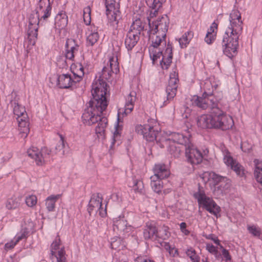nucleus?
Wrapping results in <instances>:
<instances>
[{"label":"nucleus","mask_w":262,"mask_h":262,"mask_svg":"<svg viewBox=\"0 0 262 262\" xmlns=\"http://www.w3.org/2000/svg\"><path fill=\"white\" fill-rule=\"evenodd\" d=\"M108 85L101 76L95 79L92 85L93 98L86 104L82 118L84 123L91 125L98 123L96 133L102 135L104 134L107 124V119L101 117L103 112L107 106L106 95Z\"/></svg>","instance_id":"obj_1"},{"label":"nucleus","mask_w":262,"mask_h":262,"mask_svg":"<svg viewBox=\"0 0 262 262\" xmlns=\"http://www.w3.org/2000/svg\"><path fill=\"white\" fill-rule=\"evenodd\" d=\"M193 104L203 110H210V114L203 115L198 118L197 124L199 127L226 130L233 126L232 117L227 116L220 110L214 101L212 93L205 92L202 97H194Z\"/></svg>","instance_id":"obj_2"},{"label":"nucleus","mask_w":262,"mask_h":262,"mask_svg":"<svg viewBox=\"0 0 262 262\" xmlns=\"http://www.w3.org/2000/svg\"><path fill=\"white\" fill-rule=\"evenodd\" d=\"M242 25L241 13L237 10H233L225 23V31L220 42L223 53L229 58L237 54Z\"/></svg>","instance_id":"obj_3"},{"label":"nucleus","mask_w":262,"mask_h":262,"mask_svg":"<svg viewBox=\"0 0 262 262\" xmlns=\"http://www.w3.org/2000/svg\"><path fill=\"white\" fill-rule=\"evenodd\" d=\"M201 178L204 181H208L212 179L214 181L215 185H219L217 188L222 192L228 189L231 186V180L227 177L219 176L214 172L205 171L201 175Z\"/></svg>","instance_id":"obj_4"},{"label":"nucleus","mask_w":262,"mask_h":262,"mask_svg":"<svg viewBox=\"0 0 262 262\" xmlns=\"http://www.w3.org/2000/svg\"><path fill=\"white\" fill-rule=\"evenodd\" d=\"M194 196L198 200L199 204L202 205L206 210L217 216L221 209L212 199L206 196L204 193L199 192L194 193Z\"/></svg>","instance_id":"obj_5"},{"label":"nucleus","mask_w":262,"mask_h":262,"mask_svg":"<svg viewBox=\"0 0 262 262\" xmlns=\"http://www.w3.org/2000/svg\"><path fill=\"white\" fill-rule=\"evenodd\" d=\"M169 24V20L166 15L158 18L155 21L152 23H150V19H148L149 31H152L154 34L155 33H160L161 36H166Z\"/></svg>","instance_id":"obj_6"},{"label":"nucleus","mask_w":262,"mask_h":262,"mask_svg":"<svg viewBox=\"0 0 262 262\" xmlns=\"http://www.w3.org/2000/svg\"><path fill=\"white\" fill-rule=\"evenodd\" d=\"M161 55L163 56L162 59L160 61L162 68L167 69L171 63L172 59V46L169 42L167 43L166 49L164 53L161 51H155V53L152 54V62H155Z\"/></svg>","instance_id":"obj_7"},{"label":"nucleus","mask_w":262,"mask_h":262,"mask_svg":"<svg viewBox=\"0 0 262 262\" xmlns=\"http://www.w3.org/2000/svg\"><path fill=\"white\" fill-rule=\"evenodd\" d=\"M135 130L138 134L142 135L147 141L152 142L157 140L158 131L154 126L149 124L139 125L136 127Z\"/></svg>","instance_id":"obj_8"},{"label":"nucleus","mask_w":262,"mask_h":262,"mask_svg":"<svg viewBox=\"0 0 262 262\" xmlns=\"http://www.w3.org/2000/svg\"><path fill=\"white\" fill-rule=\"evenodd\" d=\"M51 150L44 147L41 148L40 151L35 147H32L27 150V154L31 158L35 160L36 164L41 165L45 161V158L51 154Z\"/></svg>","instance_id":"obj_9"},{"label":"nucleus","mask_w":262,"mask_h":262,"mask_svg":"<svg viewBox=\"0 0 262 262\" xmlns=\"http://www.w3.org/2000/svg\"><path fill=\"white\" fill-rule=\"evenodd\" d=\"M185 150L186 157L188 162L191 164H199L203 159V156L201 152L194 148V146L190 143L187 146H183Z\"/></svg>","instance_id":"obj_10"},{"label":"nucleus","mask_w":262,"mask_h":262,"mask_svg":"<svg viewBox=\"0 0 262 262\" xmlns=\"http://www.w3.org/2000/svg\"><path fill=\"white\" fill-rule=\"evenodd\" d=\"M134 108V104L131 103H126L125 105V107L124 110H122L119 109L118 113V123L115 127V131L114 133V135L113 136V141L112 143L111 148L113 147V146L114 145L115 143L119 140L121 138V133L120 130H121V127L119 125V123L122 122L121 118H120V114H122V115H127L128 114L130 113Z\"/></svg>","instance_id":"obj_11"},{"label":"nucleus","mask_w":262,"mask_h":262,"mask_svg":"<svg viewBox=\"0 0 262 262\" xmlns=\"http://www.w3.org/2000/svg\"><path fill=\"white\" fill-rule=\"evenodd\" d=\"M158 145L161 148L167 147L168 152L175 158L180 156L181 152L184 150L182 146L178 145L174 142H171L169 139L163 138L157 141Z\"/></svg>","instance_id":"obj_12"},{"label":"nucleus","mask_w":262,"mask_h":262,"mask_svg":"<svg viewBox=\"0 0 262 262\" xmlns=\"http://www.w3.org/2000/svg\"><path fill=\"white\" fill-rule=\"evenodd\" d=\"M178 78L176 77V73L170 75L168 84L166 87L167 100H172L176 95L177 92Z\"/></svg>","instance_id":"obj_13"},{"label":"nucleus","mask_w":262,"mask_h":262,"mask_svg":"<svg viewBox=\"0 0 262 262\" xmlns=\"http://www.w3.org/2000/svg\"><path fill=\"white\" fill-rule=\"evenodd\" d=\"M106 14L112 20L117 21L120 18V12L116 8V0H105Z\"/></svg>","instance_id":"obj_14"},{"label":"nucleus","mask_w":262,"mask_h":262,"mask_svg":"<svg viewBox=\"0 0 262 262\" xmlns=\"http://www.w3.org/2000/svg\"><path fill=\"white\" fill-rule=\"evenodd\" d=\"M60 240L59 238L55 239L52 243L51 246V257L53 258V256L56 258V262H66V257L64 255V251L63 249H61L58 251L56 253V250L59 249Z\"/></svg>","instance_id":"obj_15"},{"label":"nucleus","mask_w":262,"mask_h":262,"mask_svg":"<svg viewBox=\"0 0 262 262\" xmlns=\"http://www.w3.org/2000/svg\"><path fill=\"white\" fill-rule=\"evenodd\" d=\"M153 171L154 175L151 176L150 179H164L168 178L170 175V171L167 166L164 164H155Z\"/></svg>","instance_id":"obj_16"},{"label":"nucleus","mask_w":262,"mask_h":262,"mask_svg":"<svg viewBox=\"0 0 262 262\" xmlns=\"http://www.w3.org/2000/svg\"><path fill=\"white\" fill-rule=\"evenodd\" d=\"M225 163L235 172L236 174L240 177H243L245 175L244 169L243 167L236 161H234L232 157L227 154L224 158Z\"/></svg>","instance_id":"obj_17"},{"label":"nucleus","mask_w":262,"mask_h":262,"mask_svg":"<svg viewBox=\"0 0 262 262\" xmlns=\"http://www.w3.org/2000/svg\"><path fill=\"white\" fill-rule=\"evenodd\" d=\"M16 119L20 134L21 135V137L26 138L30 132L28 115H25L23 116L17 117Z\"/></svg>","instance_id":"obj_18"},{"label":"nucleus","mask_w":262,"mask_h":262,"mask_svg":"<svg viewBox=\"0 0 262 262\" xmlns=\"http://www.w3.org/2000/svg\"><path fill=\"white\" fill-rule=\"evenodd\" d=\"M131 229V226L128 225L126 220L124 217H119V219L114 221V230H117L120 233H122V235L129 232Z\"/></svg>","instance_id":"obj_19"},{"label":"nucleus","mask_w":262,"mask_h":262,"mask_svg":"<svg viewBox=\"0 0 262 262\" xmlns=\"http://www.w3.org/2000/svg\"><path fill=\"white\" fill-rule=\"evenodd\" d=\"M99 193L92 195L88 205V210L91 215L93 211L100 210L102 206V199Z\"/></svg>","instance_id":"obj_20"},{"label":"nucleus","mask_w":262,"mask_h":262,"mask_svg":"<svg viewBox=\"0 0 262 262\" xmlns=\"http://www.w3.org/2000/svg\"><path fill=\"white\" fill-rule=\"evenodd\" d=\"M166 139H169L171 142H174L177 145L183 146H187L191 143L188 138L178 133H172L169 138Z\"/></svg>","instance_id":"obj_21"},{"label":"nucleus","mask_w":262,"mask_h":262,"mask_svg":"<svg viewBox=\"0 0 262 262\" xmlns=\"http://www.w3.org/2000/svg\"><path fill=\"white\" fill-rule=\"evenodd\" d=\"M140 36L134 34L132 31H128L125 39V45L127 49L131 50L137 43Z\"/></svg>","instance_id":"obj_22"},{"label":"nucleus","mask_w":262,"mask_h":262,"mask_svg":"<svg viewBox=\"0 0 262 262\" xmlns=\"http://www.w3.org/2000/svg\"><path fill=\"white\" fill-rule=\"evenodd\" d=\"M72 81H75L69 74H62L58 77V85L61 89H68L72 86Z\"/></svg>","instance_id":"obj_23"},{"label":"nucleus","mask_w":262,"mask_h":262,"mask_svg":"<svg viewBox=\"0 0 262 262\" xmlns=\"http://www.w3.org/2000/svg\"><path fill=\"white\" fill-rule=\"evenodd\" d=\"M157 229L151 223H146V227L144 230L143 235L145 239H149L154 236L156 237Z\"/></svg>","instance_id":"obj_24"},{"label":"nucleus","mask_w":262,"mask_h":262,"mask_svg":"<svg viewBox=\"0 0 262 262\" xmlns=\"http://www.w3.org/2000/svg\"><path fill=\"white\" fill-rule=\"evenodd\" d=\"M21 197L13 196L8 199L6 203V207L9 210H15L20 205Z\"/></svg>","instance_id":"obj_25"},{"label":"nucleus","mask_w":262,"mask_h":262,"mask_svg":"<svg viewBox=\"0 0 262 262\" xmlns=\"http://www.w3.org/2000/svg\"><path fill=\"white\" fill-rule=\"evenodd\" d=\"M144 25L140 18L136 19L133 22L129 31L140 36L141 31L144 29Z\"/></svg>","instance_id":"obj_26"},{"label":"nucleus","mask_w":262,"mask_h":262,"mask_svg":"<svg viewBox=\"0 0 262 262\" xmlns=\"http://www.w3.org/2000/svg\"><path fill=\"white\" fill-rule=\"evenodd\" d=\"M255 165L254 177L257 182L262 186V162L258 160H254Z\"/></svg>","instance_id":"obj_27"},{"label":"nucleus","mask_w":262,"mask_h":262,"mask_svg":"<svg viewBox=\"0 0 262 262\" xmlns=\"http://www.w3.org/2000/svg\"><path fill=\"white\" fill-rule=\"evenodd\" d=\"M38 26H28V37L30 45H34L37 38Z\"/></svg>","instance_id":"obj_28"},{"label":"nucleus","mask_w":262,"mask_h":262,"mask_svg":"<svg viewBox=\"0 0 262 262\" xmlns=\"http://www.w3.org/2000/svg\"><path fill=\"white\" fill-rule=\"evenodd\" d=\"M147 5L154 10V15L158 12L166 0H145Z\"/></svg>","instance_id":"obj_29"},{"label":"nucleus","mask_w":262,"mask_h":262,"mask_svg":"<svg viewBox=\"0 0 262 262\" xmlns=\"http://www.w3.org/2000/svg\"><path fill=\"white\" fill-rule=\"evenodd\" d=\"M193 32L189 31L183 35L179 40V44L182 48L186 47L187 45L189 43L190 40L193 37Z\"/></svg>","instance_id":"obj_30"},{"label":"nucleus","mask_w":262,"mask_h":262,"mask_svg":"<svg viewBox=\"0 0 262 262\" xmlns=\"http://www.w3.org/2000/svg\"><path fill=\"white\" fill-rule=\"evenodd\" d=\"M12 104L13 105V112L14 115L17 116V117L27 115L25 107L19 105L16 100L12 101Z\"/></svg>","instance_id":"obj_31"},{"label":"nucleus","mask_w":262,"mask_h":262,"mask_svg":"<svg viewBox=\"0 0 262 262\" xmlns=\"http://www.w3.org/2000/svg\"><path fill=\"white\" fill-rule=\"evenodd\" d=\"M157 34L156 35L155 37H153L152 38L151 46L154 48H157L161 44L166 45V40H165L166 36H161L160 35V33H157Z\"/></svg>","instance_id":"obj_32"},{"label":"nucleus","mask_w":262,"mask_h":262,"mask_svg":"<svg viewBox=\"0 0 262 262\" xmlns=\"http://www.w3.org/2000/svg\"><path fill=\"white\" fill-rule=\"evenodd\" d=\"M161 179H154L151 180V186L154 191L159 193L161 191V189L163 187V182Z\"/></svg>","instance_id":"obj_33"},{"label":"nucleus","mask_w":262,"mask_h":262,"mask_svg":"<svg viewBox=\"0 0 262 262\" xmlns=\"http://www.w3.org/2000/svg\"><path fill=\"white\" fill-rule=\"evenodd\" d=\"M60 140L57 143L55 147V154H59L61 155H64V148L65 147V142L64 140V137L61 135H59Z\"/></svg>","instance_id":"obj_34"},{"label":"nucleus","mask_w":262,"mask_h":262,"mask_svg":"<svg viewBox=\"0 0 262 262\" xmlns=\"http://www.w3.org/2000/svg\"><path fill=\"white\" fill-rule=\"evenodd\" d=\"M58 196H49L46 200V205L49 211H53L55 209V202L57 201Z\"/></svg>","instance_id":"obj_35"},{"label":"nucleus","mask_w":262,"mask_h":262,"mask_svg":"<svg viewBox=\"0 0 262 262\" xmlns=\"http://www.w3.org/2000/svg\"><path fill=\"white\" fill-rule=\"evenodd\" d=\"M56 24H58V26L61 28L65 27L68 24V16L64 13H59L57 17Z\"/></svg>","instance_id":"obj_36"},{"label":"nucleus","mask_w":262,"mask_h":262,"mask_svg":"<svg viewBox=\"0 0 262 262\" xmlns=\"http://www.w3.org/2000/svg\"><path fill=\"white\" fill-rule=\"evenodd\" d=\"M38 11L36 9V12L30 14L29 19V26H38L40 20Z\"/></svg>","instance_id":"obj_37"},{"label":"nucleus","mask_w":262,"mask_h":262,"mask_svg":"<svg viewBox=\"0 0 262 262\" xmlns=\"http://www.w3.org/2000/svg\"><path fill=\"white\" fill-rule=\"evenodd\" d=\"M168 227L163 226L161 229L157 230L156 237H159L163 239H166L170 235L169 232L168 231Z\"/></svg>","instance_id":"obj_38"},{"label":"nucleus","mask_w":262,"mask_h":262,"mask_svg":"<svg viewBox=\"0 0 262 262\" xmlns=\"http://www.w3.org/2000/svg\"><path fill=\"white\" fill-rule=\"evenodd\" d=\"M99 35L97 32L91 33L86 38L87 43L91 46H93L98 40Z\"/></svg>","instance_id":"obj_39"},{"label":"nucleus","mask_w":262,"mask_h":262,"mask_svg":"<svg viewBox=\"0 0 262 262\" xmlns=\"http://www.w3.org/2000/svg\"><path fill=\"white\" fill-rule=\"evenodd\" d=\"M110 67L109 69L111 70L113 73L117 74L119 71L118 63L117 60H115L114 58L110 59Z\"/></svg>","instance_id":"obj_40"},{"label":"nucleus","mask_w":262,"mask_h":262,"mask_svg":"<svg viewBox=\"0 0 262 262\" xmlns=\"http://www.w3.org/2000/svg\"><path fill=\"white\" fill-rule=\"evenodd\" d=\"M25 201L28 206L32 207L37 203V198L34 195H30L26 198Z\"/></svg>","instance_id":"obj_41"},{"label":"nucleus","mask_w":262,"mask_h":262,"mask_svg":"<svg viewBox=\"0 0 262 262\" xmlns=\"http://www.w3.org/2000/svg\"><path fill=\"white\" fill-rule=\"evenodd\" d=\"M29 231L27 228H24L21 230L19 234H17L15 237V242L18 243L23 239L26 238L28 237Z\"/></svg>","instance_id":"obj_42"},{"label":"nucleus","mask_w":262,"mask_h":262,"mask_svg":"<svg viewBox=\"0 0 262 262\" xmlns=\"http://www.w3.org/2000/svg\"><path fill=\"white\" fill-rule=\"evenodd\" d=\"M186 254L193 262H199L200 257L196 255L195 250L192 249H188Z\"/></svg>","instance_id":"obj_43"},{"label":"nucleus","mask_w":262,"mask_h":262,"mask_svg":"<svg viewBox=\"0 0 262 262\" xmlns=\"http://www.w3.org/2000/svg\"><path fill=\"white\" fill-rule=\"evenodd\" d=\"M248 230L250 233L252 234L255 236L259 237L260 235L261 232L258 227H256L255 226H248Z\"/></svg>","instance_id":"obj_44"},{"label":"nucleus","mask_w":262,"mask_h":262,"mask_svg":"<svg viewBox=\"0 0 262 262\" xmlns=\"http://www.w3.org/2000/svg\"><path fill=\"white\" fill-rule=\"evenodd\" d=\"M143 187L144 185L142 181L137 180L135 181L134 189L135 191L142 193Z\"/></svg>","instance_id":"obj_45"},{"label":"nucleus","mask_w":262,"mask_h":262,"mask_svg":"<svg viewBox=\"0 0 262 262\" xmlns=\"http://www.w3.org/2000/svg\"><path fill=\"white\" fill-rule=\"evenodd\" d=\"M113 72L111 71L109 68H107L106 67H103L102 71V76H101L102 78H104L105 79H108Z\"/></svg>","instance_id":"obj_46"},{"label":"nucleus","mask_w":262,"mask_h":262,"mask_svg":"<svg viewBox=\"0 0 262 262\" xmlns=\"http://www.w3.org/2000/svg\"><path fill=\"white\" fill-rule=\"evenodd\" d=\"M48 5H51L50 0H39L38 3V7H37L36 9L38 8L39 10H41L43 8L46 9V7L48 6Z\"/></svg>","instance_id":"obj_47"},{"label":"nucleus","mask_w":262,"mask_h":262,"mask_svg":"<svg viewBox=\"0 0 262 262\" xmlns=\"http://www.w3.org/2000/svg\"><path fill=\"white\" fill-rule=\"evenodd\" d=\"M216 36V33H213L212 34L206 35L205 37V41L208 45L211 44L215 40Z\"/></svg>","instance_id":"obj_48"},{"label":"nucleus","mask_w":262,"mask_h":262,"mask_svg":"<svg viewBox=\"0 0 262 262\" xmlns=\"http://www.w3.org/2000/svg\"><path fill=\"white\" fill-rule=\"evenodd\" d=\"M52 6L51 5H48V6L46 7V8L43 10V15L41 17L40 19H43V20L46 19L48 18L50 15L51 12Z\"/></svg>","instance_id":"obj_49"},{"label":"nucleus","mask_w":262,"mask_h":262,"mask_svg":"<svg viewBox=\"0 0 262 262\" xmlns=\"http://www.w3.org/2000/svg\"><path fill=\"white\" fill-rule=\"evenodd\" d=\"M136 93L135 92H131L127 97L126 103L134 104L136 100Z\"/></svg>","instance_id":"obj_50"},{"label":"nucleus","mask_w":262,"mask_h":262,"mask_svg":"<svg viewBox=\"0 0 262 262\" xmlns=\"http://www.w3.org/2000/svg\"><path fill=\"white\" fill-rule=\"evenodd\" d=\"M241 148L242 150L245 152H250V150L252 148V146L251 145L249 144L248 143L244 142H242L241 144Z\"/></svg>","instance_id":"obj_51"},{"label":"nucleus","mask_w":262,"mask_h":262,"mask_svg":"<svg viewBox=\"0 0 262 262\" xmlns=\"http://www.w3.org/2000/svg\"><path fill=\"white\" fill-rule=\"evenodd\" d=\"M66 47L67 48V50L71 53H73V54H74V56L79 49V46L77 45H75L74 46H72L69 48V44L68 43H67Z\"/></svg>","instance_id":"obj_52"},{"label":"nucleus","mask_w":262,"mask_h":262,"mask_svg":"<svg viewBox=\"0 0 262 262\" xmlns=\"http://www.w3.org/2000/svg\"><path fill=\"white\" fill-rule=\"evenodd\" d=\"M217 25L215 23H213L210 28L208 29L207 34V35L212 34L213 33H216L215 30L217 29Z\"/></svg>","instance_id":"obj_53"},{"label":"nucleus","mask_w":262,"mask_h":262,"mask_svg":"<svg viewBox=\"0 0 262 262\" xmlns=\"http://www.w3.org/2000/svg\"><path fill=\"white\" fill-rule=\"evenodd\" d=\"M205 236L206 238L213 241V242L216 245H219L220 241L215 235L213 234H210L208 235H206Z\"/></svg>","instance_id":"obj_54"},{"label":"nucleus","mask_w":262,"mask_h":262,"mask_svg":"<svg viewBox=\"0 0 262 262\" xmlns=\"http://www.w3.org/2000/svg\"><path fill=\"white\" fill-rule=\"evenodd\" d=\"M84 75V72L82 71L81 72V74H75L74 73V77L72 78L73 80H75V81H72V84L73 83H76L77 82H79L81 80L82 77Z\"/></svg>","instance_id":"obj_55"},{"label":"nucleus","mask_w":262,"mask_h":262,"mask_svg":"<svg viewBox=\"0 0 262 262\" xmlns=\"http://www.w3.org/2000/svg\"><path fill=\"white\" fill-rule=\"evenodd\" d=\"M206 249L212 254L217 250V248L214 246L212 244L208 243L206 244Z\"/></svg>","instance_id":"obj_56"},{"label":"nucleus","mask_w":262,"mask_h":262,"mask_svg":"<svg viewBox=\"0 0 262 262\" xmlns=\"http://www.w3.org/2000/svg\"><path fill=\"white\" fill-rule=\"evenodd\" d=\"M222 255L225 258L226 261L230 260L231 259L229 252L225 249H223L222 251Z\"/></svg>","instance_id":"obj_57"},{"label":"nucleus","mask_w":262,"mask_h":262,"mask_svg":"<svg viewBox=\"0 0 262 262\" xmlns=\"http://www.w3.org/2000/svg\"><path fill=\"white\" fill-rule=\"evenodd\" d=\"M16 244L17 243H16L15 241H12L9 243H6L5 245V248L7 250H10L12 249Z\"/></svg>","instance_id":"obj_58"},{"label":"nucleus","mask_w":262,"mask_h":262,"mask_svg":"<svg viewBox=\"0 0 262 262\" xmlns=\"http://www.w3.org/2000/svg\"><path fill=\"white\" fill-rule=\"evenodd\" d=\"M180 229L181 231L185 234L188 235L189 233V231L186 229V224L185 222H182L180 224Z\"/></svg>","instance_id":"obj_59"},{"label":"nucleus","mask_w":262,"mask_h":262,"mask_svg":"<svg viewBox=\"0 0 262 262\" xmlns=\"http://www.w3.org/2000/svg\"><path fill=\"white\" fill-rule=\"evenodd\" d=\"M91 14H83V20L86 25H89L91 22Z\"/></svg>","instance_id":"obj_60"},{"label":"nucleus","mask_w":262,"mask_h":262,"mask_svg":"<svg viewBox=\"0 0 262 262\" xmlns=\"http://www.w3.org/2000/svg\"><path fill=\"white\" fill-rule=\"evenodd\" d=\"M212 254L214 255L216 259L218 260H222V254L218 251V250H216Z\"/></svg>","instance_id":"obj_61"},{"label":"nucleus","mask_w":262,"mask_h":262,"mask_svg":"<svg viewBox=\"0 0 262 262\" xmlns=\"http://www.w3.org/2000/svg\"><path fill=\"white\" fill-rule=\"evenodd\" d=\"M66 57L67 59H69L70 60H73L74 58V55L73 54V53H71L70 52H69L67 50V52L66 54Z\"/></svg>","instance_id":"obj_62"},{"label":"nucleus","mask_w":262,"mask_h":262,"mask_svg":"<svg viewBox=\"0 0 262 262\" xmlns=\"http://www.w3.org/2000/svg\"><path fill=\"white\" fill-rule=\"evenodd\" d=\"M146 258L142 257H138L135 259V262H146Z\"/></svg>","instance_id":"obj_63"},{"label":"nucleus","mask_w":262,"mask_h":262,"mask_svg":"<svg viewBox=\"0 0 262 262\" xmlns=\"http://www.w3.org/2000/svg\"><path fill=\"white\" fill-rule=\"evenodd\" d=\"M7 262H18L17 258H15L12 256H10L9 258L8 259Z\"/></svg>","instance_id":"obj_64"}]
</instances>
